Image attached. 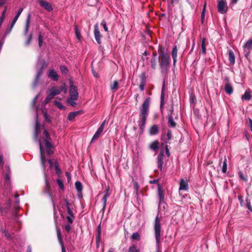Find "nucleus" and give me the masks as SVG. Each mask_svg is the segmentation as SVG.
<instances>
[{"instance_id": "obj_61", "label": "nucleus", "mask_w": 252, "mask_h": 252, "mask_svg": "<svg viewBox=\"0 0 252 252\" xmlns=\"http://www.w3.org/2000/svg\"><path fill=\"white\" fill-rule=\"evenodd\" d=\"M64 201L65 202V206H66V208H68V207H70L71 206H72V205L68 202L67 199H65Z\"/></svg>"}, {"instance_id": "obj_50", "label": "nucleus", "mask_w": 252, "mask_h": 252, "mask_svg": "<svg viewBox=\"0 0 252 252\" xmlns=\"http://www.w3.org/2000/svg\"><path fill=\"white\" fill-rule=\"evenodd\" d=\"M13 27H14V26H12V24L11 23V25L10 28L9 29H7L6 30V31H5V32L3 36V38H5L7 36V35H8V34H9L11 32Z\"/></svg>"}, {"instance_id": "obj_7", "label": "nucleus", "mask_w": 252, "mask_h": 252, "mask_svg": "<svg viewBox=\"0 0 252 252\" xmlns=\"http://www.w3.org/2000/svg\"><path fill=\"white\" fill-rule=\"evenodd\" d=\"M225 82L224 90L227 94H231L233 92V89L232 85L229 82V79L228 77L225 76L224 78Z\"/></svg>"}, {"instance_id": "obj_30", "label": "nucleus", "mask_w": 252, "mask_h": 252, "mask_svg": "<svg viewBox=\"0 0 252 252\" xmlns=\"http://www.w3.org/2000/svg\"><path fill=\"white\" fill-rule=\"evenodd\" d=\"M80 113V111H75L70 112L67 117V118L70 121H72L75 117H76L77 115H78Z\"/></svg>"}, {"instance_id": "obj_64", "label": "nucleus", "mask_w": 252, "mask_h": 252, "mask_svg": "<svg viewBox=\"0 0 252 252\" xmlns=\"http://www.w3.org/2000/svg\"><path fill=\"white\" fill-rule=\"evenodd\" d=\"M47 66V64L46 63V62H45V61H43L42 62V64H41V68H42V69H44L45 67H46Z\"/></svg>"}, {"instance_id": "obj_22", "label": "nucleus", "mask_w": 252, "mask_h": 252, "mask_svg": "<svg viewBox=\"0 0 252 252\" xmlns=\"http://www.w3.org/2000/svg\"><path fill=\"white\" fill-rule=\"evenodd\" d=\"M159 131L158 127L157 125H153L151 126L149 129V133L151 135H156L158 133Z\"/></svg>"}, {"instance_id": "obj_44", "label": "nucleus", "mask_w": 252, "mask_h": 252, "mask_svg": "<svg viewBox=\"0 0 252 252\" xmlns=\"http://www.w3.org/2000/svg\"><path fill=\"white\" fill-rule=\"evenodd\" d=\"M55 168L57 174L58 175H60L61 174V170L60 169L59 164L57 162H55Z\"/></svg>"}, {"instance_id": "obj_36", "label": "nucleus", "mask_w": 252, "mask_h": 252, "mask_svg": "<svg viewBox=\"0 0 252 252\" xmlns=\"http://www.w3.org/2000/svg\"><path fill=\"white\" fill-rule=\"evenodd\" d=\"M221 171L223 173H225L227 171V159L226 158H224L223 160Z\"/></svg>"}, {"instance_id": "obj_16", "label": "nucleus", "mask_w": 252, "mask_h": 252, "mask_svg": "<svg viewBox=\"0 0 252 252\" xmlns=\"http://www.w3.org/2000/svg\"><path fill=\"white\" fill-rule=\"evenodd\" d=\"M56 230H57V237L58 240L59 241V243L61 246L62 248V252H66L65 249L64 247V245L62 242V239L61 237V233L60 229L59 227H56Z\"/></svg>"}, {"instance_id": "obj_40", "label": "nucleus", "mask_w": 252, "mask_h": 252, "mask_svg": "<svg viewBox=\"0 0 252 252\" xmlns=\"http://www.w3.org/2000/svg\"><path fill=\"white\" fill-rule=\"evenodd\" d=\"M244 47L245 48H248L249 49L252 48V40L250 39L247 41V42L244 45Z\"/></svg>"}, {"instance_id": "obj_32", "label": "nucleus", "mask_w": 252, "mask_h": 252, "mask_svg": "<svg viewBox=\"0 0 252 252\" xmlns=\"http://www.w3.org/2000/svg\"><path fill=\"white\" fill-rule=\"evenodd\" d=\"M235 56L232 51H229V61L231 64L235 63Z\"/></svg>"}, {"instance_id": "obj_59", "label": "nucleus", "mask_w": 252, "mask_h": 252, "mask_svg": "<svg viewBox=\"0 0 252 252\" xmlns=\"http://www.w3.org/2000/svg\"><path fill=\"white\" fill-rule=\"evenodd\" d=\"M4 164L3 157L2 155L0 156V167H2Z\"/></svg>"}, {"instance_id": "obj_62", "label": "nucleus", "mask_w": 252, "mask_h": 252, "mask_svg": "<svg viewBox=\"0 0 252 252\" xmlns=\"http://www.w3.org/2000/svg\"><path fill=\"white\" fill-rule=\"evenodd\" d=\"M54 96L55 95H53V94L50 92V93L46 97L47 98V99L51 100L53 98Z\"/></svg>"}, {"instance_id": "obj_57", "label": "nucleus", "mask_w": 252, "mask_h": 252, "mask_svg": "<svg viewBox=\"0 0 252 252\" xmlns=\"http://www.w3.org/2000/svg\"><path fill=\"white\" fill-rule=\"evenodd\" d=\"M101 25L103 27L105 32H108V28L106 25V22L104 20H102L101 23Z\"/></svg>"}, {"instance_id": "obj_31", "label": "nucleus", "mask_w": 252, "mask_h": 252, "mask_svg": "<svg viewBox=\"0 0 252 252\" xmlns=\"http://www.w3.org/2000/svg\"><path fill=\"white\" fill-rule=\"evenodd\" d=\"M110 88L111 90L116 91L119 89V83L117 81H114L110 84Z\"/></svg>"}, {"instance_id": "obj_14", "label": "nucleus", "mask_w": 252, "mask_h": 252, "mask_svg": "<svg viewBox=\"0 0 252 252\" xmlns=\"http://www.w3.org/2000/svg\"><path fill=\"white\" fill-rule=\"evenodd\" d=\"M38 2L40 5L46 10L49 11H51L53 10L52 5L49 2L43 0H39Z\"/></svg>"}, {"instance_id": "obj_19", "label": "nucleus", "mask_w": 252, "mask_h": 252, "mask_svg": "<svg viewBox=\"0 0 252 252\" xmlns=\"http://www.w3.org/2000/svg\"><path fill=\"white\" fill-rule=\"evenodd\" d=\"M189 189V185L187 181L182 179L180 183L179 190H187Z\"/></svg>"}, {"instance_id": "obj_2", "label": "nucleus", "mask_w": 252, "mask_h": 252, "mask_svg": "<svg viewBox=\"0 0 252 252\" xmlns=\"http://www.w3.org/2000/svg\"><path fill=\"white\" fill-rule=\"evenodd\" d=\"M150 104V98L148 97L145 100L140 108L139 118L140 121L139 126L142 130H143L145 127L147 118L149 114Z\"/></svg>"}, {"instance_id": "obj_55", "label": "nucleus", "mask_w": 252, "mask_h": 252, "mask_svg": "<svg viewBox=\"0 0 252 252\" xmlns=\"http://www.w3.org/2000/svg\"><path fill=\"white\" fill-rule=\"evenodd\" d=\"M247 207L252 212V207L251 205L250 200L248 198L246 199Z\"/></svg>"}, {"instance_id": "obj_15", "label": "nucleus", "mask_w": 252, "mask_h": 252, "mask_svg": "<svg viewBox=\"0 0 252 252\" xmlns=\"http://www.w3.org/2000/svg\"><path fill=\"white\" fill-rule=\"evenodd\" d=\"M101 224H99L97 228V234L96 235V246L97 248L99 247V243L101 240Z\"/></svg>"}, {"instance_id": "obj_43", "label": "nucleus", "mask_w": 252, "mask_h": 252, "mask_svg": "<svg viewBox=\"0 0 252 252\" xmlns=\"http://www.w3.org/2000/svg\"><path fill=\"white\" fill-rule=\"evenodd\" d=\"M146 77L145 73H142L140 75V83L146 84Z\"/></svg>"}, {"instance_id": "obj_17", "label": "nucleus", "mask_w": 252, "mask_h": 252, "mask_svg": "<svg viewBox=\"0 0 252 252\" xmlns=\"http://www.w3.org/2000/svg\"><path fill=\"white\" fill-rule=\"evenodd\" d=\"M173 109L172 108L170 113L168 116V125L169 126L174 127L176 126V123L174 122L172 116Z\"/></svg>"}, {"instance_id": "obj_6", "label": "nucleus", "mask_w": 252, "mask_h": 252, "mask_svg": "<svg viewBox=\"0 0 252 252\" xmlns=\"http://www.w3.org/2000/svg\"><path fill=\"white\" fill-rule=\"evenodd\" d=\"M217 8L219 13L222 14L226 13L228 10L226 0H217Z\"/></svg>"}, {"instance_id": "obj_1", "label": "nucleus", "mask_w": 252, "mask_h": 252, "mask_svg": "<svg viewBox=\"0 0 252 252\" xmlns=\"http://www.w3.org/2000/svg\"><path fill=\"white\" fill-rule=\"evenodd\" d=\"M43 136L38 140V143L40 152L41 163L43 169L45 168V163L46 159L44 157V150H46L48 155L53 153V146L51 143V138L46 129L43 128Z\"/></svg>"}, {"instance_id": "obj_12", "label": "nucleus", "mask_w": 252, "mask_h": 252, "mask_svg": "<svg viewBox=\"0 0 252 252\" xmlns=\"http://www.w3.org/2000/svg\"><path fill=\"white\" fill-rule=\"evenodd\" d=\"M163 156V151L161 150L157 158L158 167L160 171H161L162 169Z\"/></svg>"}, {"instance_id": "obj_52", "label": "nucleus", "mask_w": 252, "mask_h": 252, "mask_svg": "<svg viewBox=\"0 0 252 252\" xmlns=\"http://www.w3.org/2000/svg\"><path fill=\"white\" fill-rule=\"evenodd\" d=\"M32 33H31L29 35V36L28 37V39H27V41L25 42V45L26 46H29L30 44V43L31 42V41L32 40Z\"/></svg>"}, {"instance_id": "obj_23", "label": "nucleus", "mask_w": 252, "mask_h": 252, "mask_svg": "<svg viewBox=\"0 0 252 252\" xmlns=\"http://www.w3.org/2000/svg\"><path fill=\"white\" fill-rule=\"evenodd\" d=\"M251 91L250 89L246 90L244 94L242 95L241 98L243 100H250L251 99Z\"/></svg>"}, {"instance_id": "obj_35", "label": "nucleus", "mask_w": 252, "mask_h": 252, "mask_svg": "<svg viewBox=\"0 0 252 252\" xmlns=\"http://www.w3.org/2000/svg\"><path fill=\"white\" fill-rule=\"evenodd\" d=\"M75 186L76 190L78 192H81L83 187L81 183L79 181H77L75 183Z\"/></svg>"}, {"instance_id": "obj_45", "label": "nucleus", "mask_w": 252, "mask_h": 252, "mask_svg": "<svg viewBox=\"0 0 252 252\" xmlns=\"http://www.w3.org/2000/svg\"><path fill=\"white\" fill-rule=\"evenodd\" d=\"M206 3H205L203 6V9L202 10L201 15V21L203 23L204 18H205V10H206Z\"/></svg>"}, {"instance_id": "obj_20", "label": "nucleus", "mask_w": 252, "mask_h": 252, "mask_svg": "<svg viewBox=\"0 0 252 252\" xmlns=\"http://www.w3.org/2000/svg\"><path fill=\"white\" fill-rule=\"evenodd\" d=\"M158 199H159V205L162 204V203H164V192L162 189L160 188H158Z\"/></svg>"}, {"instance_id": "obj_33", "label": "nucleus", "mask_w": 252, "mask_h": 252, "mask_svg": "<svg viewBox=\"0 0 252 252\" xmlns=\"http://www.w3.org/2000/svg\"><path fill=\"white\" fill-rule=\"evenodd\" d=\"M39 127V124L36 120L35 128H34V139L35 141H37L38 136V129Z\"/></svg>"}, {"instance_id": "obj_29", "label": "nucleus", "mask_w": 252, "mask_h": 252, "mask_svg": "<svg viewBox=\"0 0 252 252\" xmlns=\"http://www.w3.org/2000/svg\"><path fill=\"white\" fill-rule=\"evenodd\" d=\"M206 39L205 38H203L201 40V52L203 55H205L206 53Z\"/></svg>"}, {"instance_id": "obj_49", "label": "nucleus", "mask_w": 252, "mask_h": 252, "mask_svg": "<svg viewBox=\"0 0 252 252\" xmlns=\"http://www.w3.org/2000/svg\"><path fill=\"white\" fill-rule=\"evenodd\" d=\"M5 12H6V8H5V9L2 11V14H1V16H0V26H1L3 22V20H4V16H5Z\"/></svg>"}, {"instance_id": "obj_18", "label": "nucleus", "mask_w": 252, "mask_h": 252, "mask_svg": "<svg viewBox=\"0 0 252 252\" xmlns=\"http://www.w3.org/2000/svg\"><path fill=\"white\" fill-rule=\"evenodd\" d=\"M48 75L49 78L54 81H57L59 79V75L53 69H50L49 70Z\"/></svg>"}, {"instance_id": "obj_38", "label": "nucleus", "mask_w": 252, "mask_h": 252, "mask_svg": "<svg viewBox=\"0 0 252 252\" xmlns=\"http://www.w3.org/2000/svg\"><path fill=\"white\" fill-rule=\"evenodd\" d=\"M101 134V133L100 132H99L97 130L94 135L91 142L93 143L94 141L97 140L99 138Z\"/></svg>"}, {"instance_id": "obj_58", "label": "nucleus", "mask_w": 252, "mask_h": 252, "mask_svg": "<svg viewBox=\"0 0 252 252\" xmlns=\"http://www.w3.org/2000/svg\"><path fill=\"white\" fill-rule=\"evenodd\" d=\"M38 97V94L36 95L34 97V98L32 100V106L33 107H34L35 106V101L36 100V99H37Z\"/></svg>"}, {"instance_id": "obj_47", "label": "nucleus", "mask_w": 252, "mask_h": 252, "mask_svg": "<svg viewBox=\"0 0 252 252\" xmlns=\"http://www.w3.org/2000/svg\"><path fill=\"white\" fill-rule=\"evenodd\" d=\"M171 136H172V132H171V130L168 129L167 133L166 134L167 139L166 140V141H165V142L166 143H168V141L171 139Z\"/></svg>"}, {"instance_id": "obj_54", "label": "nucleus", "mask_w": 252, "mask_h": 252, "mask_svg": "<svg viewBox=\"0 0 252 252\" xmlns=\"http://www.w3.org/2000/svg\"><path fill=\"white\" fill-rule=\"evenodd\" d=\"M43 39V36L40 33L38 35V44H39V46L40 47H41L42 45Z\"/></svg>"}, {"instance_id": "obj_60", "label": "nucleus", "mask_w": 252, "mask_h": 252, "mask_svg": "<svg viewBox=\"0 0 252 252\" xmlns=\"http://www.w3.org/2000/svg\"><path fill=\"white\" fill-rule=\"evenodd\" d=\"M72 209V206H71L70 207H68V208H67V213L68 215H73Z\"/></svg>"}, {"instance_id": "obj_24", "label": "nucleus", "mask_w": 252, "mask_h": 252, "mask_svg": "<svg viewBox=\"0 0 252 252\" xmlns=\"http://www.w3.org/2000/svg\"><path fill=\"white\" fill-rule=\"evenodd\" d=\"M156 57H157V53L156 52H154L153 53V55L152 58L150 60V64L151 67L153 69L155 70L156 67Z\"/></svg>"}, {"instance_id": "obj_4", "label": "nucleus", "mask_w": 252, "mask_h": 252, "mask_svg": "<svg viewBox=\"0 0 252 252\" xmlns=\"http://www.w3.org/2000/svg\"><path fill=\"white\" fill-rule=\"evenodd\" d=\"M161 225L160 219L157 215L154 223V229L157 245H158L161 241Z\"/></svg>"}, {"instance_id": "obj_26", "label": "nucleus", "mask_w": 252, "mask_h": 252, "mask_svg": "<svg viewBox=\"0 0 252 252\" xmlns=\"http://www.w3.org/2000/svg\"><path fill=\"white\" fill-rule=\"evenodd\" d=\"M43 70V69L40 68V69L38 71L33 83V87H35L37 84L39 78L42 74Z\"/></svg>"}, {"instance_id": "obj_53", "label": "nucleus", "mask_w": 252, "mask_h": 252, "mask_svg": "<svg viewBox=\"0 0 252 252\" xmlns=\"http://www.w3.org/2000/svg\"><path fill=\"white\" fill-rule=\"evenodd\" d=\"M55 104L58 108L60 109H63L64 108V106L60 102L55 101Z\"/></svg>"}, {"instance_id": "obj_63", "label": "nucleus", "mask_w": 252, "mask_h": 252, "mask_svg": "<svg viewBox=\"0 0 252 252\" xmlns=\"http://www.w3.org/2000/svg\"><path fill=\"white\" fill-rule=\"evenodd\" d=\"M165 152H166V155H167V156L168 157H169V156H170V153H169V149H168V145H166L165 146Z\"/></svg>"}, {"instance_id": "obj_21", "label": "nucleus", "mask_w": 252, "mask_h": 252, "mask_svg": "<svg viewBox=\"0 0 252 252\" xmlns=\"http://www.w3.org/2000/svg\"><path fill=\"white\" fill-rule=\"evenodd\" d=\"M177 47L176 45H175L172 49L171 55L173 60V65L175 66L176 61H177Z\"/></svg>"}, {"instance_id": "obj_39", "label": "nucleus", "mask_w": 252, "mask_h": 252, "mask_svg": "<svg viewBox=\"0 0 252 252\" xmlns=\"http://www.w3.org/2000/svg\"><path fill=\"white\" fill-rule=\"evenodd\" d=\"M164 93L163 90V87L162 89V92L160 95V107L162 108L164 105Z\"/></svg>"}, {"instance_id": "obj_42", "label": "nucleus", "mask_w": 252, "mask_h": 252, "mask_svg": "<svg viewBox=\"0 0 252 252\" xmlns=\"http://www.w3.org/2000/svg\"><path fill=\"white\" fill-rule=\"evenodd\" d=\"M128 252H139V251L136 246L133 245L129 248Z\"/></svg>"}, {"instance_id": "obj_27", "label": "nucleus", "mask_w": 252, "mask_h": 252, "mask_svg": "<svg viewBox=\"0 0 252 252\" xmlns=\"http://www.w3.org/2000/svg\"><path fill=\"white\" fill-rule=\"evenodd\" d=\"M159 142L158 140H155L150 144L149 148L153 151H156L159 148Z\"/></svg>"}, {"instance_id": "obj_8", "label": "nucleus", "mask_w": 252, "mask_h": 252, "mask_svg": "<svg viewBox=\"0 0 252 252\" xmlns=\"http://www.w3.org/2000/svg\"><path fill=\"white\" fill-rule=\"evenodd\" d=\"M110 187L108 186L106 187L105 190H104V195L102 199L103 202V210H104L106 207L107 198L110 196Z\"/></svg>"}, {"instance_id": "obj_51", "label": "nucleus", "mask_w": 252, "mask_h": 252, "mask_svg": "<svg viewBox=\"0 0 252 252\" xmlns=\"http://www.w3.org/2000/svg\"><path fill=\"white\" fill-rule=\"evenodd\" d=\"M57 183L61 189L63 190H64V186L63 182L60 179H58L57 180Z\"/></svg>"}, {"instance_id": "obj_11", "label": "nucleus", "mask_w": 252, "mask_h": 252, "mask_svg": "<svg viewBox=\"0 0 252 252\" xmlns=\"http://www.w3.org/2000/svg\"><path fill=\"white\" fill-rule=\"evenodd\" d=\"M63 91L65 94L67 92V89L65 87L62 86L61 87H53L51 90L50 92L53 94V95H56L59 94L61 93Z\"/></svg>"}, {"instance_id": "obj_5", "label": "nucleus", "mask_w": 252, "mask_h": 252, "mask_svg": "<svg viewBox=\"0 0 252 252\" xmlns=\"http://www.w3.org/2000/svg\"><path fill=\"white\" fill-rule=\"evenodd\" d=\"M11 170L9 165L6 166V172L4 175L5 180L4 188L8 191L11 189V185L10 181Z\"/></svg>"}, {"instance_id": "obj_46", "label": "nucleus", "mask_w": 252, "mask_h": 252, "mask_svg": "<svg viewBox=\"0 0 252 252\" xmlns=\"http://www.w3.org/2000/svg\"><path fill=\"white\" fill-rule=\"evenodd\" d=\"M60 70L62 73L63 74H66L68 72L67 68L64 65H61L60 66Z\"/></svg>"}, {"instance_id": "obj_25", "label": "nucleus", "mask_w": 252, "mask_h": 252, "mask_svg": "<svg viewBox=\"0 0 252 252\" xmlns=\"http://www.w3.org/2000/svg\"><path fill=\"white\" fill-rule=\"evenodd\" d=\"M43 70V69L40 68V69L38 71L33 83V87H35L37 84L39 78L42 74Z\"/></svg>"}, {"instance_id": "obj_56", "label": "nucleus", "mask_w": 252, "mask_h": 252, "mask_svg": "<svg viewBox=\"0 0 252 252\" xmlns=\"http://www.w3.org/2000/svg\"><path fill=\"white\" fill-rule=\"evenodd\" d=\"M71 224L70 223H67L64 225V228L67 232H69L71 229Z\"/></svg>"}, {"instance_id": "obj_9", "label": "nucleus", "mask_w": 252, "mask_h": 252, "mask_svg": "<svg viewBox=\"0 0 252 252\" xmlns=\"http://www.w3.org/2000/svg\"><path fill=\"white\" fill-rule=\"evenodd\" d=\"M69 94L70 97H73L75 99H78V93L77 87L73 85L72 83L70 85Z\"/></svg>"}, {"instance_id": "obj_13", "label": "nucleus", "mask_w": 252, "mask_h": 252, "mask_svg": "<svg viewBox=\"0 0 252 252\" xmlns=\"http://www.w3.org/2000/svg\"><path fill=\"white\" fill-rule=\"evenodd\" d=\"M31 17H32L31 14L29 13L27 15V17L26 22H25V28H24V35H27L28 32V31H29V30L30 28V26Z\"/></svg>"}, {"instance_id": "obj_34", "label": "nucleus", "mask_w": 252, "mask_h": 252, "mask_svg": "<svg viewBox=\"0 0 252 252\" xmlns=\"http://www.w3.org/2000/svg\"><path fill=\"white\" fill-rule=\"evenodd\" d=\"M77 99H75L74 97L70 96V97L67 99V102L71 106L74 107L76 105L75 101Z\"/></svg>"}, {"instance_id": "obj_10", "label": "nucleus", "mask_w": 252, "mask_h": 252, "mask_svg": "<svg viewBox=\"0 0 252 252\" xmlns=\"http://www.w3.org/2000/svg\"><path fill=\"white\" fill-rule=\"evenodd\" d=\"M94 35L96 41L98 44L101 43V35L98 29V24L96 23L94 27Z\"/></svg>"}, {"instance_id": "obj_3", "label": "nucleus", "mask_w": 252, "mask_h": 252, "mask_svg": "<svg viewBox=\"0 0 252 252\" xmlns=\"http://www.w3.org/2000/svg\"><path fill=\"white\" fill-rule=\"evenodd\" d=\"M160 68L162 73H166L169 68L170 64V56L164 52V49L161 51L159 57Z\"/></svg>"}, {"instance_id": "obj_48", "label": "nucleus", "mask_w": 252, "mask_h": 252, "mask_svg": "<svg viewBox=\"0 0 252 252\" xmlns=\"http://www.w3.org/2000/svg\"><path fill=\"white\" fill-rule=\"evenodd\" d=\"M238 175H239V178L241 179H242V180H243L244 181H245V182H247L248 181V178L244 176V175L243 174L242 172L239 171L238 172Z\"/></svg>"}, {"instance_id": "obj_28", "label": "nucleus", "mask_w": 252, "mask_h": 252, "mask_svg": "<svg viewBox=\"0 0 252 252\" xmlns=\"http://www.w3.org/2000/svg\"><path fill=\"white\" fill-rule=\"evenodd\" d=\"M23 10V8H22V7H20L19 9L16 16H15V17L14 18V19L12 22V26H14L16 21H17L18 19L19 18L20 15H21V13L22 12Z\"/></svg>"}, {"instance_id": "obj_41", "label": "nucleus", "mask_w": 252, "mask_h": 252, "mask_svg": "<svg viewBox=\"0 0 252 252\" xmlns=\"http://www.w3.org/2000/svg\"><path fill=\"white\" fill-rule=\"evenodd\" d=\"M74 218V215H68V216L66 217L68 223L72 224L73 223Z\"/></svg>"}, {"instance_id": "obj_37", "label": "nucleus", "mask_w": 252, "mask_h": 252, "mask_svg": "<svg viewBox=\"0 0 252 252\" xmlns=\"http://www.w3.org/2000/svg\"><path fill=\"white\" fill-rule=\"evenodd\" d=\"M131 238L132 240L139 241L140 240V236L138 232H135L132 234Z\"/></svg>"}]
</instances>
